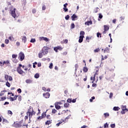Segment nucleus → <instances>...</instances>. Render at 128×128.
I'll use <instances>...</instances> for the list:
<instances>
[{
	"label": "nucleus",
	"mask_w": 128,
	"mask_h": 128,
	"mask_svg": "<svg viewBox=\"0 0 128 128\" xmlns=\"http://www.w3.org/2000/svg\"><path fill=\"white\" fill-rule=\"evenodd\" d=\"M72 20H76L78 19V16L76 15V14H73L72 16H71Z\"/></svg>",
	"instance_id": "obj_11"
},
{
	"label": "nucleus",
	"mask_w": 128,
	"mask_h": 128,
	"mask_svg": "<svg viewBox=\"0 0 128 128\" xmlns=\"http://www.w3.org/2000/svg\"><path fill=\"white\" fill-rule=\"evenodd\" d=\"M42 116L43 118H44L46 116V112H44L43 113H42Z\"/></svg>",
	"instance_id": "obj_20"
},
{
	"label": "nucleus",
	"mask_w": 128,
	"mask_h": 128,
	"mask_svg": "<svg viewBox=\"0 0 128 128\" xmlns=\"http://www.w3.org/2000/svg\"><path fill=\"white\" fill-rule=\"evenodd\" d=\"M112 96H113V94L112 92H110V98H112Z\"/></svg>",
	"instance_id": "obj_62"
},
{
	"label": "nucleus",
	"mask_w": 128,
	"mask_h": 128,
	"mask_svg": "<svg viewBox=\"0 0 128 128\" xmlns=\"http://www.w3.org/2000/svg\"><path fill=\"white\" fill-rule=\"evenodd\" d=\"M122 110H126V106H122Z\"/></svg>",
	"instance_id": "obj_33"
},
{
	"label": "nucleus",
	"mask_w": 128,
	"mask_h": 128,
	"mask_svg": "<svg viewBox=\"0 0 128 128\" xmlns=\"http://www.w3.org/2000/svg\"><path fill=\"white\" fill-rule=\"evenodd\" d=\"M108 58V56H106L104 58L102 56V60H104Z\"/></svg>",
	"instance_id": "obj_39"
},
{
	"label": "nucleus",
	"mask_w": 128,
	"mask_h": 128,
	"mask_svg": "<svg viewBox=\"0 0 128 128\" xmlns=\"http://www.w3.org/2000/svg\"><path fill=\"white\" fill-rule=\"evenodd\" d=\"M85 32L84 31H81L80 32V36L79 37V40H78V42L80 44L82 42V40H84V34Z\"/></svg>",
	"instance_id": "obj_4"
},
{
	"label": "nucleus",
	"mask_w": 128,
	"mask_h": 128,
	"mask_svg": "<svg viewBox=\"0 0 128 128\" xmlns=\"http://www.w3.org/2000/svg\"><path fill=\"white\" fill-rule=\"evenodd\" d=\"M52 124V121H50V120H47L45 124Z\"/></svg>",
	"instance_id": "obj_30"
},
{
	"label": "nucleus",
	"mask_w": 128,
	"mask_h": 128,
	"mask_svg": "<svg viewBox=\"0 0 128 128\" xmlns=\"http://www.w3.org/2000/svg\"><path fill=\"white\" fill-rule=\"evenodd\" d=\"M9 12L11 16L14 18H16V8H14V6H12L10 7L9 8Z\"/></svg>",
	"instance_id": "obj_2"
},
{
	"label": "nucleus",
	"mask_w": 128,
	"mask_h": 128,
	"mask_svg": "<svg viewBox=\"0 0 128 128\" xmlns=\"http://www.w3.org/2000/svg\"><path fill=\"white\" fill-rule=\"evenodd\" d=\"M10 64V61L9 60L4 61L3 62V64Z\"/></svg>",
	"instance_id": "obj_27"
},
{
	"label": "nucleus",
	"mask_w": 128,
	"mask_h": 128,
	"mask_svg": "<svg viewBox=\"0 0 128 128\" xmlns=\"http://www.w3.org/2000/svg\"><path fill=\"white\" fill-rule=\"evenodd\" d=\"M90 38L88 36L86 37V40H88V42H90Z\"/></svg>",
	"instance_id": "obj_46"
},
{
	"label": "nucleus",
	"mask_w": 128,
	"mask_h": 128,
	"mask_svg": "<svg viewBox=\"0 0 128 128\" xmlns=\"http://www.w3.org/2000/svg\"><path fill=\"white\" fill-rule=\"evenodd\" d=\"M104 116L105 118H106L108 116H110V114H108V112L104 113Z\"/></svg>",
	"instance_id": "obj_26"
},
{
	"label": "nucleus",
	"mask_w": 128,
	"mask_h": 128,
	"mask_svg": "<svg viewBox=\"0 0 128 128\" xmlns=\"http://www.w3.org/2000/svg\"><path fill=\"white\" fill-rule=\"evenodd\" d=\"M32 14H36V9H32Z\"/></svg>",
	"instance_id": "obj_56"
},
{
	"label": "nucleus",
	"mask_w": 128,
	"mask_h": 128,
	"mask_svg": "<svg viewBox=\"0 0 128 128\" xmlns=\"http://www.w3.org/2000/svg\"><path fill=\"white\" fill-rule=\"evenodd\" d=\"M42 118H44L42 117V116H39V117L38 118L37 120H42Z\"/></svg>",
	"instance_id": "obj_60"
},
{
	"label": "nucleus",
	"mask_w": 128,
	"mask_h": 128,
	"mask_svg": "<svg viewBox=\"0 0 128 128\" xmlns=\"http://www.w3.org/2000/svg\"><path fill=\"white\" fill-rule=\"evenodd\" d=\"M100 38H102L100 33L98 32L97 33V38H100Z\"/></svg>",
	"instance_id": "obj_49"
},
{
	"label": "nucleus",
	"mask_w": 128,
	"mask_h": 128,
	"mask_svg": "<svg viewBox=\"0 0 128 128\" xmlns=\"http://www.w3.org/2000/svg\"><path fill=\"white\" fill-rule=\"evenodd\" d=\"M22 64H19L18 66L16 68V72L20 74H24V72L22 70Z\"/></svg>",
	"instance_id": "obj_5"
},
{
	"label": "nucleus",
	"mask_w": 128,
	"mask_h": 128,
	"mask_svg": "<svg viewBox=\"0 0 128 128\" xmlns=\"http://www.w3.org/2000/svg\"><path fill=\"white\" fill-rule=\"evenodd\" d=\"M22 40L24 44H26V36H23L22 38Z\"/></svg>",
	"instance_id": "obj_19"
},
{
	"label": "nucleus",
	"mask_w": 128,
	"mask_h": 128,
	"mask_svg": "<svg viewBox=\"0 0 128 128\" xmlns=\"http://www.w3.org/2000/svg\"><path fill=\"white\" fill-rule=\"evenodd\" d=\"M52 114H56V109H53L52 112Z\"/></svg>",
	"instance_id": "obj_53"
},
{
	"label": "nucleus",
	"mask_w": 128,
	"mask_h": 128,
	"mask_svg": "<svg viewBox=\"0 0 128 128\" xmlns=\"http://www.w3.org/2000/svg\"><path fill=\"white\" fill-rule=\"evenodd\" d=\"M84 24L86 26H90V24H92V20L87 21L85 22Z\"/></svg>",
	"instance_id": "obj_14"
},
{
	"label": "nucleus",
	"mask_w": 128,
	"mask_h": 128,
	"mask_svg": "<svg viewBox=\"0 0 128 128\" xmlns=\"http://www.w3.org/2000/svg\"><path fill=\"white\" fill-rule=\"evenodd\" d=\"M52 66H53L52 63H50V66H49V68H50V69L52 68Z\"/></svg>",
	"instance_id": "obj_63"
},
{
	"label": "nucleus",
	"mask_w": 128,
	"mask_h": 128,
	"mask_svg": "<svg viewBox=\"0 0 128 128\" xmlns=\"http://www.w3.org/2000/svg\"><path fill=\"white\" fill-rule=\"evenodd\" d=\"M98 12V8H96V10H94V12L96 14V12Z\"/></svg>",
	"instance_id": "obj_54"
},
{
	"label": "nucleus",
	"mask_w": 128,
	"mask_h": 128,
	"mask_svg": "<svg viewBox=\"0 0 128 128\" xmlns=\"http://www.w3.org/2000/svg\"><path fill=\"white\" fill-rule=\"evenodd\" d=\"M67 102L70 103L72 102V98H68L67 100Z\"/></svg>",
	"instance_id": "obj_59"
},
{
	"label": "nucleus",
	"mask_w": 128,
	"mask_h": 128,
	"mask_svg": "<svg viewBox=\"0 0 128 128\" xmlns=\"http://www.w3.org/2000/svg\"><path fill=\"white\" fill-rule=\"evenodd\" d=\"M26 114L27 116L24 117L25 120H28L29 118V120H30V119L32 118V116H36V112L34 111V108L32 106H30V108L28 109Z\"/></svg>",
	"instance_id": "obj_1"
},
{
	"label": "nucleus",
	"mask_w": 128,
	"mask_h": 128,
	"mask_svg": "<svg viewBox=\"0 0 128 128\" xmlns=\"http://www.w3.org/2000/svg\"><path fill=\"white\" fill-rule=\"evenodd\" d=\"M70 18V15H67L66 16H65V19L66 20H68Z\"/></svg>",
	"instance_id": "obj_45"
},
{
	"label": "nucleus",
	"mask_w": 128,
	"mask_h": 128,
	"mask_svg": "<svg viewBox=\"0 0 128 128\" xmlns=\"http://www.w3.org/2000/svg\"><path fill=\"white\" fill-rule=\"evenodd\" d=\"M58 104H60V102H56L54 104V106L56 110H60V106L58 105Z\"/></svg>",
	"instance_id": "obj_12"
},
{
	"label": "nucleus",
	"mask_w": 128,
	"mask_h": 128,
	"mask_svg": "<svg viewBox=\"0 0 128 128\" xmlns=\"http://www.w3.org/2000/svg\"><path fill=\"white\" fill-rule=\"evenodd\" d=\"M12 58H15V60H16V58H18V55L14 54L12 55Z\"/></svg>",
	"instance_id": "obj_38"
},
{
	"label": "nucleus",
	"mask_w": 128,
	"mask_h": 128,
	"mask_svg": "<svg viewBox=\"0 0 128 128\" xmlns=\"http://www.w3.org/2000/svg\"><path fill=\"white\" fill-rule=\"evenodd\" d=\"M95 98H96V97H94V96H92V98H90V102H92V100H94Z\"/></svg>",
	"instance_id": "obj_32"
},
{
	"label": "nucleus",
	"mask_w": 128,
	"mask_h": 128,
	"mask_svg": "<svg viewBox=\"0 0 128 128\" xmlns=\"http://www.w3.org/2000/svg\"><path fill=\"white\" fill-rule=\"evenodd\" d=\"M8 77H9L8 75L6 74L4 76V78H5L6 80H8Z\"/></svg>",
	"instance_id": "obj_36"
},
{
	"label": "nucleus",
	"mask_w": 128,
	"mask_h": 128,
	"mask_svg": "<svg viewBox=\"0 0 128 128\" xmlns=\"http://www.w3.org/2000/svg\"><path fill=\"white\" fill-rule=\"evenodd\" d=\"M99 18H102V14H99V16H98Z\"/></svg>",
	"instance_id": "obj_55"
},
{
	"label": "nucleus",
	"mask_w": 128,
	"mask_h": 128,
	"mask_svg": "<svg viewBox=\"0 0 128 128\" xmlns=\"http://www.w3.org/2000/svg\"><path fill=\"white\" fill-rule=\"evenodd\" d=\"M62 50V48L60 46H57L55 48H54V50L56 52H58V50Z\"/></svg>",
	"instance_id": "obj_9"
},
{
	"label": "nucleus",
	"mask_w": 128,
	"mask_h": 128,
	"mask_svg": "<svg viewBox=\"0 0 128 128\" xmlns=\"http://www.w3.org/2000/svg\"><path fill=\"white\" fill-rule=\"evenodd\" d=\"M10 42V40L8 39L5 40L4 43L8 44Z\"/></svg>",
	"instance_id": "obj_41"
},
{
	"label": "nucleus",
	"mask_w": 128,
	"mask_h": 128,
	"mask_svg": "<svg viewBox=\"0 0 128 128\" xmlns=\"http://www.w3.org/2000/svg\"><path fill=\"white\" fill-rule=\"evenodd\" d=\"M102 50H104V53L110 52V48L107 47L104 50V49H102Z\"/></svg>",
	"instance_id": "obj_16"
},
{
	"label": "nucleus",
	"mask_w": 128,
	"mask_h": 128,
	"mask_svg": "<svg viewBox=\"0 0 128 128\" xmlns=\"http://www.w3.org/2000/svg\"><path fill=\"white\" fill-rule=\"evenodd\" d=\"M95 80H96V76H94V77H92V76L90 77V80H92V84H94V82Z\"/></svg>",
	"instance_id": "obj_23"
},
{
	"label": "nucleus",
	"mask_w": 128,
	"mask_h": 128,
	"mask_svg": "<svg viewBox=\"0 0 128 128\" xmlns=\"http://www.w3.org/2000/svg\"><path fill=\"white\" fill-rule=\"evenodd\" d=\"M68 40L66 39L65 40H64V44H68Z\"/></svg>",
	"instance_id": "obj_64"
},
{
	"label": "nucleus",
	"mask_w": 128,
	"mask_h": 128,
	"mask_svg": "<svg viewBox=\"0 0 128 128\" xmlns=\"http://www.w3.org/2000/svg\"><path fill=\"white\" fill-rule=\"evenodd\" d=\"M13 62H14V64H16L18 62V61L16 60V58H14Z\"/></svg>",
	"instance_id": "obj_57"
},
{
	"label": "nucleus",
	"mask_w": 128,
	"mask_h": 128,
	"mask_svg": "<svg viewBox=\"0 0 128 128\" xmlns=\"http://www.w3.org/2000/svg\"><path fill=\"white\" fill-rule=\"evenodd\" d=\"M6 100V97H2L1 98V100Z\"/></svg>",
	"instance_id": "obj_61"
},
{
	"label": "nucleus",
	"mask_w": 128,
	"mask_h": 128,
	"mask_svg": "<svg viewBox=\"0 0 128 128\" xmlns=\"http://www.w3.org/2000/svg\"><path fill=\"white\" fill-rule=\"evenodd\" d=\"M125 18L124 16L120 17V20H124Z\"/></svg>",
	"instance_id": "obj_51"
},
{
	"label": "nucleus",
	"mask_w": 128,
	"mask_h": 128,
	"mask_svg": "<svg viewBox=\"0 0 128 128\" xmlns=\"http://www.w3.org/2000/svg\"><path fill=\"white\" fill-rule=\"evenodd\" d=\"M104 128H108V123L105 124H104Z\"/></svg>",
	"instance_id": "obj_47"
},
{
	"label": "nucleus",
	"mask_w": 128,
	"mask_h": 128,
	"mask_svg": "<svg viewBox=\"0 0 128 128\" xmlns=\"http://www.w3.org/2000/svg\"><path fill=\"white\" fill-rule=\"evenodd\" d=\"M24 124V120H21L20 122H16L12 124L14 128H20Z\"/></svg>",
	"instance_id": "obj_3"
},
{
	"label": "nucleus",
	"mask_w": 128,
	"mask_h": 128,
	"mask_svg": "<svg viewBox=\"0 0 128 128\" xmlns=\"http://www.w3.org/2000/svg\"><path fill=\"white\" fill-rule=\"evenodd\" d=\"M95 70H96V72H98V70H100V67L99 66H96L95 68Z\"/></svg>",
	"instance_id": "obj_43"
},
{
	"label": "nucleus",
	"mask_w": 128,
	"mask_h": 128,
	"mask_svg": "<svg viewBox=\"0 0 128 128\" xmlns=\"http://www.w3.org/2000/svg\"><path fill=\"white\" fill-rule=\"evenodd\" d=\"M43 96L45 98H50V92H44L43 94Z\"/></svg>",
	"instance_id": "obj_8"
},
{
	"label": "nucleus",
	"mask_w": 128,
	"mask_h": 128,
	"mask_svg": "<svg viewBox=\"0 0 128 128\" xmlns=\"http://www.w3.org/2000/svg\"><path fill=\"white\" fill-rule=\"evenodd\" d=\"M49 49L50 48L48 46H44L42 50V52L43 54H48V53Z\"/></svg>",
	"instance_id": "obj_6"
},
{
	"label": "nucleus",
	"mask_w": 128,
	"mask_h": 128,
	"mask_svg": "<svg viewBox=\"0 0 128 128\" xmlns=\"http://www.w3.org/2000/svg\"><path fill=\"white\" fill-rule=\"evenodd\" d=\"M64 106L66 108H70V104L68 103H65L64 104Z\"/></svg>",
	"instance_id": "obj_24"
},
{
	"label": "nucleus",
	"mask_w": 128,
	"mask_h": 128,
	"mask_svg": "<svg viewBox=\"0 0 128 128\" xmlns=\"http://www.w3.org/2000/svg\"><path fill=\"white\" fill-rule=\"evenodd\" d=\"M114 110H115V111H118L120 110V108L118 107H116V106H114L113 108Z\"/></svg>",
	"instance_id": "obj_29"
},
{
	"label": "nucleus",
	"mask_w": 128,
	"mask_h": 128,
	"mask_svg": "<svg viewBox=\"0 0 128 128\" xmlns=\"http://www.w3.org/2000/svg\"><path fill=\"white\" fill-rule=\"evenodd\" d=\"M42 52H39V54H38V58H42Z\"/></svg>",
	"instance_id": "obj_25"
},
{
	"label": "nucleus",
	"mask_w": 128,
	"mask_h": 128,
	"mask_svg": "<svg viewBox=\"0 0 128 128\" xmlns=\"http://www.w3.org/2000/svg\"><path fill=\"white\" fill-rule=\"evenodd\" d=\"M110 128H116V124H110Z\"/></svg>",
	"instance_id": "obj_42"
},
{
	"label": "nucleus",
	"mask_w": 128,
	"mask_h": 128,
	"mask_svg": "<svg viewBox=\"0 0 128 128\" xmlns=\"http://www.w3.org/2000/svg\"><path fill=\"white\" fill-rule=\"evenodd\" d=\"M17 92H18V94H21V92H22V89H20V88H18V89L17 90Z\"/></svg>",
	"instance_id": "obj_48"
},
{
	"label": "nucleus",
	"mask_w": 128,
	"mask_h": 128,
	"mask_svg": "<svg viewBox=\"0 0 128 128\" xmlns=\"http://www.w3.org/2000/svg\"><path fill=\"white\" fill-rule=\"evenodd\" d=\"M18 96L16 95L14 97H10V100H11L12 102H14L18 98Z\"/></svg>",
	"instance_id": "obj_15"
},
{
	"label": "nucleus",
	"mask_w": 128,
	"mask_h": 128,
	"mask_svg": "<svg viewBox=\"0 0 128 128\" xmlns=\"http://www.w3.org/2000/svg\"><path fill=\"white\" fill-rule=\"evenodd\" d=\"M104 32H108V30H110V27H108V26L106 25H104Z\"/></svg>",
	"instance_id": "obj_17"
},
{
	"label": "nucleus",
	"mask_w": 128,
	"mask_h": 128,
	"mask_svg": "<svg viewBox=\"0 0 128 128\" xmlns=\"http://www.w3.org/2000/svg\"><path fill=\"white\" fill-rule=\"evenodd\" d=\"M34 78H40V74H38V73L35 74Z\"/></svg>",
	"instance_id": "obj_28"
},
{
	"label": "nucleus",
	"mask_w": 128,
	"mask_h": 128,
	"mask_svg": "<svg viewBox=\"0 0 128 128\" xmlns=\"http://www.w3.org/2000/svg\"><path fill=\"white\" fill-rule=\"evenodd\" d=\"M2 123L4 124H8V120L6 119H3Z\"/></svg>",
	"instance_id": "obj_22"
},
{
	"label": "nucleus",
	"mask_w": 128,
	"mask_h": 128,
	"mask_svg": "<svg viewBox=\"0 0 128 128\" xmlns=\"http://www.w3.org/2000/svg\"><path fill=\"white\" fill-rule=\"evenodd\" d=\"M6 92V90L1 91V92H0V96H2L4 94V92Z\"/></svg>",
	"instance_id": "obj_21"
},
{
	"label": "nucleus",
	"mask_w": 128,
	"mask_h": 128,
	"mask_svg": "<svg viewBox=\"0 0 128 128\" xmlns=\"http://www.w3.org/2000/svg\"><path fill=\"white\" fill-rule=\"evenodd\" d=\"M100 48H96L94 50V52H100Z\"/></svg>",
	"instance_id": "obj_40"
},
{
	"label": "nucleus",
	"mask_w": 128,
	"mask_h": 128,
	"mask_svg": "<svg viewBox=\"0 0 128 128\" xmlns=\"http://www.w3.org/2000/svg\"><path fill=\"white\" fill-rule=\"evenodd\" d=\"M8 78V80H10V82H11V80H12V76H9Z\"/></svg>",
	"instance_id": "obj_52"
},
{
	"label": "nucleus",
	"mask_w": 128,
	"mask_h": 128,
	"mask_svg": "<svg viewBox=\"0 0 128 128\" xmlns=\"http://www.w3.org/2000/svg\"><path fill=\"white\" fill-rule=\"evenodd\" d=\"M32 80L30 79H28L26 80V84H32Z\"/></svg>",
	"instance_id": "obj_18"
},
{
	"label": "nucleus",
	"mask_w": 128,
	"mask_h": 128,
	"mask_svg": "<svg viewBox=\"0 0 128 128\" xmlns=\"http://www.w3.org/2000/svg\"><path fill=\"white\" fill-rule=\"evenodd\" d=\"M71 28H74V24H71Z\"/></svg>",
	"instance_id": "obj_58"
},
{
	"label": "nucleus",
	"mask_w": 128,
	"mask_h": 128,
	"mask_svg": "<svg viewBox=\"0 0 128 128\" xmlns=\"http://www.w3.org/2000/svg\"><path fill=\"white\" fill-rule=\"evenodd\" d=\"M8 40H14V38L12 36H11L8 38Z\"/></svg>",
	"instance_id": "obj_31"
},
{
	"label": "nucleus",
	"mask_w": 128,
	"mask_h": 128,
	"mask_svg": "<svg viewBox=\"0 0 128 128\" xmlns=\"http://www.w3.org/2000/svg\"><path fill=\"white\" fill-rule=\"evenodd\" d=\"M18 60H20V62H22V60H24V54L22 52H20L18 54Z\"/></svg>",
	"instance_id": "obj_7"
},
{
	"label": "nucleus",
	"mask_w": 128,
	"mask_h": 128,
	"mask_svg": "<svg viewBox=\"0 0 128 128\" xmlns=\"http://www.w3.org/2000/svg\"><path fill=\"white\" fill-rule=\"evenodd\" d=\"M63 10L64 12H68V8H64Z\"/></svg>",
	"instance_id": "obj_35"
},
{
	"label": "nucleus",
	"mask_w": 128,
	"mask_h": 128,
	"mask_svg": "<svg viewBox=\"0 0 128 128\" xmlns=\"http://www.w3.org/2000/svg\"><path fill=\"white\" fill-rule=\"evenodd\" d=\"M85 66L83 68L82 70L84 72H88V68H86V64H84Z\"/></svg>",
	"instance_id": "obj_13"
},
{
	"label": "nucleus",
	"mask_w": 128,
	"mask_h": 128,
	"mask_svg": "<svg viewBox=\"0 0 128 128\" xmlns=\"http://www.w3.org/2000/svg\"><path fill=\"white\" fill-rule=\"evenodd\" d=\"M17 96L18 97V100L19 102H21L22 101V96Z\"/></svg>",
	"instance_id": "obj_37"
},
{
	"label": "nucleus",
	"mask_w": 128,
	"mask_h": 128,
	"mask_svg": "<svg viewBox=\"0 0 128 128\" xmlns=\"http://www.w3.org/2000/svg\"><path fill=\"white\" fill-rule=\"evenodd\" d=\"M30 42H36V39H34V38H32Z\"/></svg>",
	"instance_id": "obj_50"
},
{
	"label": "nucleus",
	"mask_w": 128,
	"mask_h": 128,
	"mask_svg": "<svg viewBox=\"0 0 128 128\" xmlns=\"http://www.w3.org/2000/svg\"><path fill=\"white\" fill-rule=\"evenodd\" d=\"M8 114H10V116H12V112L11 110H8Z\"/></svg>",
	"instance_id": "obj_44"
},
{
	"label": "nucleus",
	"mask_w": 128,
	"mask_h": 128,
	"mask_svg": "<svg viewBox=\"0 0 128 128\" xmlns=\"http://www.w3.org/2000/svg\"><path fill=\"white\" fill-rule=\"evenodd\" d=\"M40 40H44L46 42H49L50 39L46 37H40Z\"/></svg>",
	"instance_id": "obj_10"
},
{
	"label": "nucleus",
	"mask_w": 128,
	"mask_h": 128,
	"mask_svg": "<svg viewBox=\"0 0 128 128\" xmlns=\"http://www.w3.org/2000/svg\"><path fill=\"white\" fill-rule=\"evenodd\" d=\"M6 86H8V88H10V82H6Z\"/></svg>",
	"instance_id": "obj_34"
}]
</instances>
